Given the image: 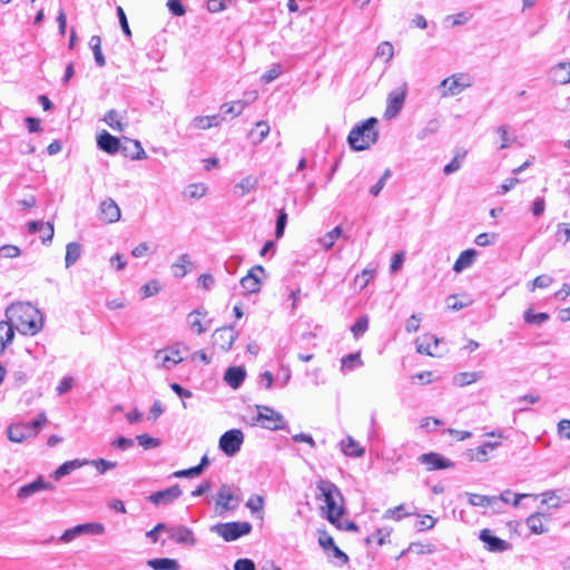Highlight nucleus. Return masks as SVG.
I'll list each match as a JSON object with an SVG mask.
<instances>
[{"mask_svg":"<svg viewBox=\"0 0 570 570\" xmlns=\"http://www.w3.org/2000/svg\"><path fill=\"white\" fill-rule=\"evenodd\" d=\"M246 106V101L237 100L234 102L223 104L220 106V110L224 115H230L234 118L239 116Z\"/></svg>","mask_w":570,"mask_h":570,"instance_id":"4c0bfd02","label":"nucleus"},{"mask_svg":"<svg viewBox=\"0 0 570 570\" xmlns=\"http://www.w3.org/2000/svg\"><path fill=\"white\" fill-rule=\"evenodd\" d=\"M472 86V80L469 73H454L443 79L439 88L442 89L441 97H451L461 94L464 89Z\"/></svg>","mask_w":570,"mask_h":570,"instance_id":"423d86ee","label":"nucleus"},{"mask_svg":"<svg viewBox=\"0 0 570 570\" xmlns=\"http://www.w3.org/2000/svg\"><path fill=\"white\" fill-rule=\"evenodd\" d=\"M86 464H89V461L88 460H79V459H76V460H71V461H67L65 463H62L52 474V476L55 478V480H60L62 476L65 475H68L69 473H71L73 470L78 469V468H81Z\"/></svg>","mask_w":570,"mask_h":570,"instance_id":"a878e982","label":"nucleus"},{"mask_svg":"<svg viewBox=\"0 0 570 570\" xmlns=\"http://www.w3.org/2000/svg\"><path fill=\"white\" fill-rule=\"evenodd\" d=\"M246 507L253 513L261 512L264 508V498L262 495L254 494L248 499Z\"/></svg>","mask_w":570,"mask_h":570,"instance_id":"864d4df0","label":"nucleus"},{"mask_svg":"<svg viewBox=\"0 0 570 570\" xmlns=\"http://www.w3.org/2000/svg\"><path fill=\"white\" fill-rule=\"evenodd\" d=\"M287 224V214L282 209L276 219L275 236L281 238L284 235V230Z\"/></svg>","mask_w":570,"mask_h":570,"instance_id":"5fc2aeb1","label":"nucleus"},{"mask_svg":"<svg viewBox=\"0 0 570 570\" xmlns=\"http://www.w3.org/2000/svg\"><path fill=\"white\" fill-rule=\"evenodd\" d=\"M476 257V250L473 248L463 250L460 256L456 258L453 269L456 273H461L463 269L470 267Z\"/></svg>","mask_w":570,"mask_h":570,"instance_id":"bb28decb","label":"nucleus"},{"mask_svg":"<svg viewBox=\"0 0 570 570\" xmlns=\"http://www.w3.org/2000/svg\"><path fill=\"white\" fill-rule=\"evenodd\" d=\"M139 445H141L144 449H154L160 445V440L149 436L148 434H140L136 438Z\"/></svg>","mask_w":570,"mask_h":570,"instance_id":"3c124183","label":"nucleus"},{"mask_svg":"<svg viewBox=\"0 0 570 570\" xmlns=\"http://www.w3.org/2000/svg\"><path fill=\"white\" fill-rule=\"evenodd\" d=\"M439 342L438 337L425 334L416 340V351L420 354L436 356L435 348L438 347Z\"/></svg>","mask_w":570,"mask_h":570,"instance_id":"412c9836","label":"nucleus"},{"mask_svg":"<svg viewBox=\"0 0 570 570\" xmlns=\"http://www.w3.org/2000/svg\"><path fill=\"white\" fill-rule=\"evenodd\" d=\"M342 235L341 226L334 227L331 232L326 233L318 239L320 244L325 248L330 249L333 247L335 240Z\"/></svg>","mask_w":570,"mask_h":570,"instance_id":"a19ab883","label":"nucleus"},{"mask_svg":"<svg viewBox=\"0 0 570 570\" xmlns=\"http://www.w3.org/2000/svg\"><path fill=\"white\" fill-rule=\"evenodd\" d=\"M203 313L199 309H195L188 314V324L189 327L195 331L197 334H203L207 331V327L203 325L200 321V315Z\"/></svg>","mask_w":570,"mask_h":570,"instance_id":"ea45409f","label":"nucleus"},{"mask_svg":"<svg viewBox=\"0 0 570 570\" xmlns=\"http://www.w3.org/2000/svg\"><path fill=\"white\" fill-rule=\"evenodd\" d=\"M183 494L181 489L178 484H174L173 487L157 491L149 495V501L156 505H167L173 503Z\"/></svg>","mask_w":570,"mask_h":570,"instance_id":"2eb2a0df","label":"nucleus"},{"mask_svg":"<svg viewBox=\"0 0 570 570\" xmlns=\"http://www.w3.org/2000/svg\"><path fill=\"white\" fill-rule=\"evenodd\" d=\"M258 409L261 410V406H258ZM262 410H264V412H258L256 421L261 422L264 429L277 431L285 428L286 422L281 413L267 406H263Z\"/></svg>","mask_w":570,"mask_h":570,"instance_id":"9d476101","label":"nucleus"},{"mask_svg":"<svg viewBox=\"0 0 570 570\" xmlns=\"http://www.w3.org/2000/svg\"><path fill=\"white\" fill-rule=\"evenodd\" d=\"M549 317L550 316L548 313H543V312L533 313V311L531 308L527 309L523 315L525 323L535 324V325H540V324L547 322L549 320Z\"/></svg>","mask_w":570,"mask_h":570,"instance_id":"c03bdc74","label":"nucleus"},{"mask_svg":"<svg viewBox=\"0 0 570 570\" xmlns=\"http://www.w3.org/2000/svg\"><path fill=\"white\" fill-rule=\"evenodd\" d=\"M53 488L52 483L45 481L42 476H38L35 481L20 487L17 497L20 500H26L40 491L52 490Z\"/></svg>","mask_w":570,"mask_h":570,"instance_id":"ddd939ff","label":"nucleus"},{"mask_svg":"<svg viewBox=\"0 0 570 570\" xmlns=\"http://www.w3.org/2000/svg\"><path fill=\"white\" fill-rule=\"evenodd\" d=\"M480 379V374L476 372H462L454 376V383L459 386H465L476 382Z\"/></svg>","mask_w":570,"mask_h":570,"instance_id":"a18cd8bd","label":"nucleus"},{"mask_svg":"<svg viewBox=\"0 0 570 570\" xmlns=\"http://www.w3.org/2000/svg\"><path fill=\"white\" fill-rule=\"evenodd\" d=\"M316 488L320 491L318 498L325 503L326 519L331 523L338 522V518L344 512V509L337 504V500L342 499L340 489L328 480L318 481Z\"/></svg>","mask_w":570,"mask_h":570,"instance_id":"7ed1b4c3","label":"nucleus"},{"mask_svg":"<svg viewBox=\"0 0 570 570\" xmlns=\"http://www.w3.org/2000/svg\"><path fill=\"white\" fill-rule=\"evenodd\" d=\"M167 7L174 16L180 17L186 13V9L181 4L180 0H168Z\"/></svg>","mask_w":570,"mask_h":570,"instance_id":"69168bd1","label":"nucleus"},{"mask_svg":"<svg viewBox=\"0 0 570 570\" xmlns=\"http://www.w3.org/2000/svg\"><path fill=\"white\" fill-rule=\"evenodd\" d=\"M97 145L101 150L110 155L118 153L121 147L120 140L106 130L98 135Z\"/></svg>","mask_w":570,"mask_h":570,"instance_id":"aec40b11","label":"nucleus"},{"mask_svg":"<svg viewBox=\"0 0 570 570\" xmlns=\"http://www.w3.org/2000/svg\"><path fill=\"white\" fill-rule=\"evenodd\" d=\"M21 254V250L16 245H3L0 247V256L4 258H14Z\"/></svg>","mask_w":570,"mask_h":570,"instance_id":"bf43d9fd","label":"nucleus"},{"mask_svg":"<svg viewBox=\"0 0 570 570\" xmlns=\"http://www.w3.org/2000/svg\"><path fill=\"white\" fill-rule=\"evenodd\" d=\"M258 185V179L253 176L244 177L238 184L235 185V193H238L239 196H244L249 191L254 190Z\"/></svg>","mask_w":570,"mask_h":570,"instance_id":"f704fd0d","label":"nucleus"},{"mask_svg":"<svg viewBox=\"0 0 570 570\" xmlns=\"http://www.w3.org/2000/svg\"><path fill=\"white\" fill-rule=\"evenodd\" d=\"M377 125L376 118H368L358 126H355L348 134L347 140L352 149L361 151L375 144L379 132L375 129Z\"/></svg>","mask_w":570,"mask_h":570,"instance_id":"f03ea898","label":"nucleus"},{"mask_svg":"<svg viewBox=\"0 0 570 570\" xmlns=\"http://www.w3.org/2000/svg\"><path fill=\"white\" fill-rule=\"evenodd\" d=\"M525 523L530 531L534 534H542L548 531L542 522L541 513H532L527 518Z\"/></svg>","mask_w":570,"mask_h":570,"instance_id":"72a5a7b5","label":"nucleus"},{"mask_svg":"<svg viewBox=\"0 0 570 570\" xmlns=\"http://www.w3.org/2000/svg\"><path fill=\"white\" fill-rule=\"evenodd\" d=\"M246 377V371L242 366H230L224 374L225 382L234 390L238 389Z\"/></svg>","mask_w":570,"mask_h":570,"instance_id":"4be33fe9","label":"nucleus"},{"mask_svg":"<svg viewBox=\"0 0 570 570\" xmlns=\"http://www.w3.org/2000/svg\"><path fill=\"white\" fill-rule=\"evenodd\" d=\"M497 132L500 135L502 144L500 145V149H505L511 146V144L515 140V138H510L508 135V126H500L497 129Z\"/></svg>","mask_w":570,"mask_h":570,"instance_id":"0e129e2a","label":"nucleus"},{"mask_svg":"<svg viewBox=\"0 0 570 570\" xmlns=\"http://www.w3.org/2000/svg\"><path fill=\"white\" fill-rule=\"evenodd\" d=\"M256 272L264 273L265 269L262 265H255L249 269L247 275L240 279V285L247 293H257L261 288V279Z\"/></svg>","mask_w":570,"mask_h":570,"instance_id":"6ab92c4d","label":"nucleus"},{"mask_svg":"<svg viewBox=\"0 0 570 570\" xmlns=\"http://www.w3.org/2000/svg\"><path fill=\"white\" fill-rule=\"evenodd\" d=\"M156 360H160L159 366L165 370H171L174 366L183 362L180 352L176 348L159 350L155 354Z\"/></svg>","mask_w":570,"mask_h":570,"instance_id":"a211bd4d","label":"nucleus"},{"mask_svg":"<svg viewBox=\"0 0 570 570\" xmlns=\"http://www.w3.org/2000/svg\"><path fill=\"white\" fill-rule=\"evenodd\" d=\"M368 328V318L367 316L360 317L351 327V331L355 338L362 336Z\"/></svg>","mask_w":570,"mask_h":570,"instance_id":"8fccbe9b","label":"nucleus"},{"mask_svg":"<svg viewBox=\"0 0 570 570\" xmlns=\"http://www.w3.org/2000/svg\"><path fill=\"white\" fill-rule=\"evenodd\" d=\"M468 151L466 150H461V151H458L455 154V156L453 157V159L444 166L443 168V173L445 175H451L455 171H458L460 168H461V160H463L466 156Z\"/></svg>","mask_w":570,"mask_h":570,"instance_id":"79ce46f5","label":"nucleus"},{"mask_svg":"<svg viewBox=\"0 0 570 570\" xmlns=\"http://www.w3.org/2000/svg\"><path fill=\"white\" fill-rule=\"evenodd\" d=\"M159 291L160 286L156 279L148 282L141 287V292L145 298L156 295Z\"/></svg>","mask_w":570,"mask_h":570,"instance_id":"680f3d73","label":"nucleus"},{"mask_svg":"<svg viewBox=\"0 0 570 570\" xmlns=\"http://www.w3.org/2000/svg\"><path fill=\"white\" fill-rule=\"evenodd\" d=\"M283 73V67L279 63L274 65L269 70L263 73L262 81L269 83Z\"/></svg>","mask_w":570,"mask_h":570,"instance_id":"603ef678","label":"nucleus"},{"mask_svg":"<svg viewBox=\"0 0 570 570\" xmlns=\"http://www.w3.org/2000/svg\"><path fill=\"white\" fill-rule=\"evenodd\" d=\"M244 442V433L238 429L226 431L219 438V449L228 456H234Z\"/></svg>","mask_w":570,"mask_h":570,"instance_id":"1a4fd4ad","label":"nucleus"},{"mask_svg":"<svg viewBox=\"0 0 570 570\" xmlns=\"http://www.w3.org/2000/svg\"><path fill=\"white\" fill-rule=\"evenodd\" d=\"M125 142L131 144L134 146V151H129V148L126 145H121L120 150L126 157L130 156L132 159L141 160L147 158V154L144 150L139 140H131L129 138H125Z\"/></svg>","mask_w":570,"mask_h":570,"instance_id":"c756f323","label":"nucleus"},{"mask_svg":"<svg viewBox=\"0 0 570 570\" xmlns=\"http://www.w3.org/2000/svg\"><path fill=\"white\" fill-rule=\"evenodd\" d=\"M89 47L94 52L95 62L98 67L106 66V59L101 50V38L99 36H92L89 40Z\"/></svg>","mask_w":570,"mask_h":570,"instance_id":"473e14b6","label":"nucleus"},{"mask_svg":"<svg viewBox=\"0 0 570 570\" xmlns=\"http://www.w3.org/2000/svg\"><path fill=\"white\" fill-rule=\"evenodd\" d=\"M83 529V534H102L105 532V527L102 523H83L80 524Z\"/></svg>","mask_w":570,"mask_h":570,"instance_id":"052dcab7","label":"nucleus"},{"mask_svg":"<svg viewBox=\"0 0 570 570\" xmlns=\"http://www.w3.org/2000/svg\"><path fill=\"white\" fill-rule=\"evenodd\" d=\"M121 212L112 198H107L100 203L99 219L104 223H116L120 219Z\"/></svg>","mask_w":570,"mask_h":570,"instance_id":"4468645a","label":"nucleus"},{"mask_svg":"<svg viewBox=\"0 0 570 570\" xmlns=\"http://www.w3.org/2000/svg\"><path fill=\"white\" fill-rule=\"evenodd\" d=\"M439 129L438 120H431L429 125L417 132V139L424 140L428 136L433 135Z\"/></svg>","mask_w":570,"mask_h":570,"instance_id":"e2e57ef3","label":"nucleus"},{"mask_svg":"<svg viewBox=\"0 0 570 570\" xmlns=\"http://www.w3.org/2000/svg\"><path fill=\"white\" fill-rule=\"evenodd\" d=\"M363 365L360 353H351L342 358V370L353 371Z\"/></svg>","mask_w":570,"mask_h":570,"instance_id":"37998d69","label":"nucleus"},{"mask_svg":"<svg viewBox=\"0 0 570 570\" xmlns=\"http://www.w3.org/2000/svg\"><path fill=\"white\" fill-rule=\"evenodd\" d=\"M234 570H256V568L250 559H238L234 563Z\"/></svg>","mask_w":570,"mask_h":570,"instance_id":"774afa93","label":"nucleus"},{"mask_svg":"<svg viewBox=\"0 0 570 570\" xmlns=\"http://www.w3.org/2000/svg\"><path fill=\"white\" fill-rule=\"evenodd\" d=\"M14 337V328L8 320L0 321V352L11 344Z\"/></svg>","mask_w":570,"mask_h":570,"instance_id":"cd10ccee","label":"nucleus"},{"mask_svg":"<svg viewBox=\"0 0 570 570\" xmlns=\"http://www.w3.org/2000/svg\"><path fill=\"white\" fill-rule=\"evenodd\" d=\"M147 564L154 570H179L180 568L177 560L169 558L150 559Z\"/></svg>","mask_w":570,"mask_h":570,"instance_id":"7c9ffc66","label":"nucleus"},{"mask_svg":"<svg viewBox=\"0 0 570 570\" xmlns=\"http://www.w3.org/2000/svg\"><path fill=\"white\" fill-rule=\"evenodd\" d=\"M485 548L491 552H503L510 549V543L492 534L491 530L483 529L479 535Z\"/></svg>","mask_w":570,"mask_h":570,"instance_id":"dca6fc26","label":"nucleus"},{"mask_svg":"<svg viewBox=\"0 0 570 570\" xmlns=\"http://www.w3.org/2000/svg\"><path fill=\"white\" fill-rule=\"evenodd\" d=\"M552 80L556 83L567 85L570 82V62H559L550 70Z\"/></svg>","mask_w":570,"mask_h":570,"instance_id":"5701e85b","label":"nucleus"},{"mask_svg":"<svg viewBox=\"0 0 570 570\" xmlns=\"http://www.w3.org/2000/svg\"><path fill=\"white\" fill-rule=\"evenodd\" d=\"M390 176H391V170L387 168V169H385L384 174L379 179V181L370 188V194L374 197L379 196V194L384 188L385 183H386L387 178H390Z\"/></svg>","mask_w":570,"mask_h":570,"instance_id":"6e6d98bb","label":"nucleus"},{"mask_svg":"<svg viewBox=\"0 0 570 570\" xmlns=\"http://www.w3.org/2000/svg\"><path fill=\"white\" fill-rule=\"evenodd\" d=\"M28 230L31 234H35L39 230L46 232V236H41L43 244H50L52 240V237H53V233H55L53 225L49 222H47V223L36 222V220L30 222V223H28Z\"/></svg>","mask_w":570,"mask_h":570,"instance_id":"393cba45","label":"nucleus"},{"mask_svg":"<svg viewBox=\"0 0 570 570\" xmlns=\"http://www.w3.org/2000/svg\"><path fill=\"white\" fill-rule=\"evenodd\" d=\"M558 434L570 440V420L563 419L558 423Z\"/></svg>","mask_w":570,"mask_h":570,"instance_id":"338daca9","label":"nucleus"},{"mask_svg":"<svg viewBox=\"0 0 570 570\" xmlns=\"http://www.w3.org/2000/svg\"><path fill=\"white\" fill-rule=\"evenodd\" d=\"M6 318L23 335H35L41 331L43 322L38 308L30 303H12L6 309Z\"/></svg>","mask_w":570,"mask_h":570,"instance_id":"f257e3e1","label":"nucleus"},{"mask_svg":"<svg viewBox=\"0 0 570 570\" xmlns=\"http://www.w3.org/2000/svg\"><path fill=\"white\" fill-rule=\"evenodd\" d=\"M207 187L204 184H190L187 186L185 194L189 198L199 199L206 195Z\"/></svg>","mask_w":570,"mask_h":570,"instance_id":"49530a36","label":"nucleus"},{"mask_svg":"<svg viewBox=\"0 0 570 570\" xmlns=\"http://www.w3.org/2000/svg\"><path fill=\"white\" fill-rule=\"evenodd\" d=\"M190 264L188 254H181L178 259L171 265L173 274L175 277L181 278L187 274L186 266Z\"/></svg>","mask_w":570,"mask_h":570,"instance_id":"e433bc0d","label":"nucleus"},{"mask_svg":"<svg viewBox=\"0 0 570 570\" xmlns=\"http://www.w3.org/2000/svg\"><path fill=\"white\" fill-rule=\"evenodd\" d=\"M553 282V278L549 275H540L528 284V289L534 292L535 288H547Z\"/></svg>","mask_w":570,"mask_h":570,"instance_id":"de8ad7c7","label":"nucleus"},{"mask_svg":"<svg viewBox=\"0 0 570 570\" xmlns=\"http://www.w3.org/2000/svg\"><path fill=\"white\" fill-rule=\"evenodd\" d=\"M224 120V117L220 115H212V116H197L193 119L191 126L195 129L206 130L212 127H217Z\"/></svg>","mask_w":570,"mask_h":570,"instance_id":"b1692460","label":"nucleus"},{"mask_svg":"<svg viewBox=\"0 0 570 570\" xmlns=\"http://www.w3.org/2000/svg\"><path fill=\"white\" fill-rule=\"evenodd\" d=\"M95 465L100 474H104L107 470L114 469L117 466V462L108 461L105 459H98L90 462Z\"/></svg>","mask_w":570,"mask_h":570,"instance_id":"13d9d810","label":"nucleus"},{"mask_svg":"<svg viewBox=\"0 0 570 570\" xmlns=\"http://www.w3.org/2000/svg\"><path fill=\"white\" fill-rule=\"evenodd\" d=\"M47 422L45 413H40L36 420L30 423L10 424L7 429V436L11 442L21 443L24 440L35 438L40 428Z\"/></svg>","mask_w":570,"mask_h":570,"instance_id":"20e7f679","label":"nucleus"},{"mask_svg":"<svg viewBox=\"0 0 570 570\" xmlns=\"http://www.w3.org/2000/svg\"><path fill=\"white\" fill-rule=\"evenodd\" d=\"M237 489L230 484H222L215 498V510L218 515L227 511H234L240 503V497L236 494Z\"/></svg>","mask_w":570,"mask_h":570,"instance_id":"39448f33","label":"nucleus"},{"mask_svg":"<svg viewBox=\"0 0 570 570\" xmlns=\"http://www.w3.org/2000/svg\"><path fill=\"white\" fill-rule=\"evenodd\" d=\"M498 501V497H489L483 494H469V503L473 507H490Z\"/></svg>","mask_w":570,"mask_h":570,"instance_id":"58836bf2","label":"nucleus"},{"mask_svg":"<svg viewBox=\"0 0 570 570\" xmlns=\"http://www.w3.org/2000/svg\"><path fill=\"white\" fill-rule=\"evenodd\" d=\"M419 461L422 464L428 465V470L430 471L448 469L454 465L452 461L445 459L443 455L435 452L422 454L419 458Z\"/></svg>","mask_w":570,"mask_h":570,"instance_id":"f3484780","label":"nucleus"},{"mask_svg":"<svg viewBox=\"0 0 570 570\" xmlns=\"http://www.w3.org/2000/svg\"><path fill=\"white\" fill-rule=\"evenodd\" d=\"M212 531L219 534L225 541L230 542L248 534L252 531V524L246 521L218 523L212 528Z\"/></svg>","mask_w":570,"mask_h":570,"instance_id":"0eeeda50","label":"nucleus"},{"mask_svg":"<svg viewBox=\"0 0 570 570\" xmlns=\"http://www.w3.org/2000/svg\"><path fill=\"white\" fill-rule=\"evenodd\" d=\"M81 256V246L80 244L78 243H69L67 246H66V257H65V263H66V267H70L71 265H73Z\"/></svg>","mask_w":570,"mask_h":570,"instance_id":"c9c22d12","label":"nucleus"},{"mask_svg":"<svg viewBox=\"0 0 570 570\" xmlns=\"http://www.w3.org/2000/svg\"><path fill=\"white\" fill-rule=\"evenodd\" d=\"M167 533L169 539L178 544L193 547L197 542L193 530L181 524L168 527Z\"/></svg>","mask_w":570,"mask_h":570,"instance_id":"f8f14e48","label":"nucleus"},{"mask_svg":"<svg viewBox=\"0 0 570 570\" xmlns=\"http://www.w3.org/2000/svg\"><path fill=\"white\" fill-rule=\"evenodd\" d=\"M375 55L379 58H384L385 61H390L394 56V48L389 41L381 42L376 48Z\"/></svg>","mask_w":570,"mask_h":570,"instance_id":"09e8293b","label":"nucleus"},{"mask_svg":"<svg viewBox=\"0 0 570 570\" xmlns=\"http://www.w3.org/2000/svg\"><path fill=\"white\" fill-rule=\"evenodd\" d=\"M409 91L407 82H403L397 88L393 89L386 100V109L384 117L386 119L395 118L403 108Z\"/></svg>","mask_w":570,"mask_h":570,"instance_id":"6e6552de","label":"nucleus"},{"mask_svg":"<svg viewBox=\"0 0 570 570\" xmlns=\"http://www.w3.org/2000/svg\"><path fill=\"white\" fill-rule=\"evenodd\" d=\"M237 332L233 326H224L217 328L213 334L214 344L218 346L222 351H229L237 340Z\"/></svg>","mask_w":570,"mask_h":570,"instance_id":"9b49d317","label":"nucleus"},{"mask_svg":"<svg viewBox=\"0 0 570 570\" xmlns=\"http://www.w3.org/2000/svg\"><path fill=\"white\" fill-rule=\"evenodd\" d=\"M403 510H404V505L403 504H400V505H397L395 508L387 509L384 512L383 518L384 519L401 520L403 517L410 514V513H402Z\"/></svg>","mask_w":570,"mask_h":570,"instance_id":"4d7b16f0","label":"nucleus"},{"mask_svg":"<svg viewBox=\"0 0 570 570\" xmlns=\"http://www.w3.org/2000/svg\"><path fill=\"white\" fill-rule=\"evenodd\" d=\"M341 448L345 455L353 458H361L365 452L364 448L360 446L352 436H347L345 440H342Z\"/></svg>","mask_w":570,"mask_h":570,"instance_id":"c85d7f7f","label":"nucleus"},{"mask_svg":"<svg viewBox=\"0 0 570 570\" xmlns=\"http://www.w3.org/2000/svg\"><path fill=\"white\" fill-rule=\"evenodd\" d=\"M122 115L115 109H110L106 112L104 121L112 129L117 131H124L126 125L122 124Z\"/></svg>","mask_w":570,"mask_h":570,"instance_id":"2f4dec72","label":"nucleus"}]
</instances>
